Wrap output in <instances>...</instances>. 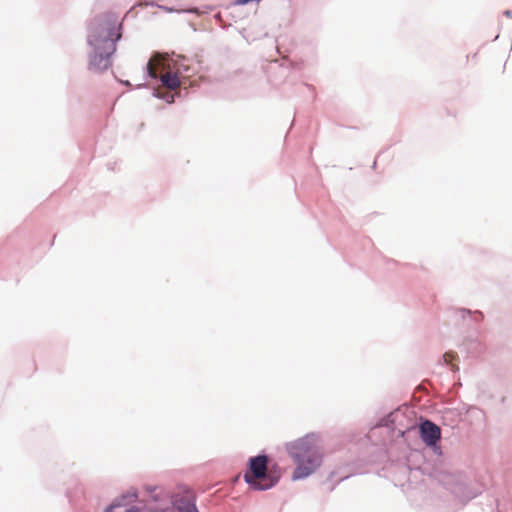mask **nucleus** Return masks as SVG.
I'll return each instance as SVG.
<instances>
[{
  "instance_id": "obj_10",
  "label": "nucleus",
  "mask_w": 512,
  "mask_h": 512,
  "mask_svg": "<svg viewBox=\"0 0 512 512\" xmlns=\"http://www.w3.org/2000/svg\"><path fill=\"white\" fill-rule=\"evenodd\" d=\"M127 512H138V510L134 509V508H131V509H128Z\"/></svg>"
},
{
  "instance_id": "obj_1",
  "label": "nucleus",
  "mask_w": 512,
  "mask_h": 512,
  "mask_svg": "<svg viewBox=\"0 0 512 512\" xmlns=\"http://www.w3.org/2000/svg\"><path fill=\"white\" fill-rule=\"evenodd\" d=\"M121 23L114 15L97 19L91 26L89 43L95 53L90 66L95 71H104L111 66L110 56L116 51V41L121 38Z\"/></svg>"
},
{
  "instance_id": "obj_9",
  "label": "nucleus",
  "mask_w": 512,
  "mask_h": 512,
  "mask_svg": "<svg viewBox=\"0 0 512 512\" xmlns=\"http://www.w3.org/2000/svg\"><path fill=\"white\" fill-rule=\"evenodd\" d=\"M104 512H113V506L107 508Z\"/></svg>"
},
{
  "instance_id": "obj_4",
  "label": "nucleus",
  "mask_w": 512,
  "mask_h": 512,
  "mask_svg": "<svg viewBox=\"0 0 512 512\" xmlns=\"http://www.w3.org/2000/svg\"><path fill=\"white\" fill-rule=\"evenodd\" d=\"M296 468L292 473V480L304 479L314 473L322 463V454L319 450H298L294 454Z\"/></svg>"
},
{
  "instance_id": "obj_3",
  "label": "nucleus",
  "mask_w": 512,
  "mask_h": 512,
  "mask_svg": "<svg viewBox=\"0 0 512 512\" xmlns=\"http://www.w3.org/2000/svg\"><path fill=\"white\" fill-rule=\"evenodd\" d=\"M268 458L265 455L252 457L249 460V467L244 474L245 481L255 490H267L275 482L267 476Z\"/></svg>"
},
{
  "instance_id": "obj_2",
  "label": "nucleus",
  "mask_w": 512,
  "mask_h": 512,
  "mask_svg": "<svg viewBox=\"0 0 512 512\" xmlns=\"http://www.w3.org/2000/svg\"><path fill=\"white\" fill-rule=\"evenodd\" d=\"M406 420L407 416L405 413L397 409L391 412L386 419H383L380 425L390 427L392 430L397 431L400 436L419 434L422 441L427 446H435L440 440L441 429L435 423L425 420L419 427H416L414 424H404Z\"/></svg>"
},
{
  "instance_id": "obj_6",
  "label": "nucleus",
  "mask_w": 512,
  "mask_h": 512,
  "mask_svg": "<svg viewBox=\"0 0 512 512\" xmlns=\"http://www.w3.org/2000/svg\"><path fill=\"white\" fill-rule=\"evenodd\" d=\"M194 492L187 488H179L172 497V505L177 512H199L195 504Z\"/></svg>"
},
{
  "instance_id": "obj_5",
  "label": "nucleus",
  "mask_w": 512,
  "mask_h": 512,
  "mask_svg": "<svg viewBox=\"0 0 512 512\" xmlns=\"http://www.w3.org/2000/svg\"><path fill=\"white\" fill-rule=\"evenodd\" d=\"M148 74L152 78H160L164 87L175 90L180 86V79L177 72H174L165 59L156 55L147 64Z\"/></svg>"
},
{
  "instance_id": "obj_7",
  "label": "nucleus",
  "mask_w": 512,
  "mask_h": 512,
  "mask_svg": "<svg viewBox=\"0 0 512 512\" xmlns=\"http://www.w3.org/2000/svg\"><path fill=\"white\" fill-rule=\"evenodd\" d=\"M320 438L316 434H309L298 440V448H312L320 444Z\"/></svg>"
},
{
  "instance_id": "obj_8",
  "label": "nucleus",
  "mask_w": 512,
  "mask_h": 512,
  "mask_svg": "<svg viewBox=\"0 0 512 512\" xmlns=\"http://www.w3.org/2000/svg\"><path fill=\"white\" fill-rule=\"evenodd\" d=\"M456 355L452 352H447L444 354L443 358H444V361L447 363V364H450L454 359H455Z\"/></svg>"
}]
</instances>
